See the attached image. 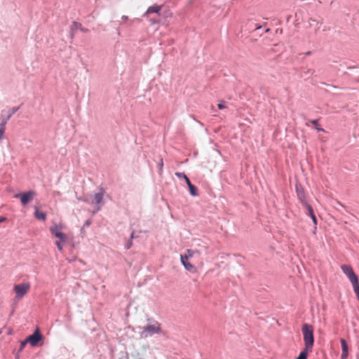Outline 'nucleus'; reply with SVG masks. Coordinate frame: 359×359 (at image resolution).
Masks as SVG:
<instances>
[{"label": "nucleus", "mask_w": 359, "mask_h": 359, "mask_svg": "<svg viewBox=\"0 0 359 359\" xmlns=\"http://www.w3.org/2000/svg\"><path fill=\"white\" fill-rule=\"evenodd\" d=\"M340 343H341V349H342L341 359H346V358L348 357V344L344 339H341Z\"/></svg>", "instance_id": "1a4fd4ad"}, {"label": "nucleus", "mask_w": 359, "mask_h": 359, "mask_svg": "<svg viewBox=\"0 0 359 359\" xmlns=\"http://www.w3.org/2000/svg\"><path fill=\"white\" fill-rule=\"evenodd\" d=\"M195 253H198V251H194L189 249L186 251V253L184 255H182L180 256V259H189L192 257Z\"/></svg>", "instance_id": "4468645a"}, {"label": "nucleus", "mask_w": 359, "mask_h": 359, "mask_svg": "<svg viewBox=\"0 0 359 359\" xmlns=\"http://www.w3.org/2000/svg\"><path fill=\"white\" fill-rule=\"evenodd\" d=\"M5 130H4V129L0 128V142L2 140V137H3V135H4V133Z\"/></svg>", "instance_id": "c756f323"}, {"label": "nucleus", "mask_w": 359, "mask_h": 359, "mask_svg": "<svg viewBox=\"0 0 359 359\" xmlns=\"http://www.w3.org/2000/svg\"><path fill=\"white\" fill-rule=\"evenodd\" d=\"M81 29L82 32H86L87 31L86 29H83L82 27H81V29Z\"/></svg>", "instance_id": "e433bc0d"}, {"label": "nucleus", "mask_w": 359, "mask_h": 359, "mask_svg": "<svg viewBox=\"0 0 359 359\" xmlns=\"http://www.w3.org/2000/svg\"><path fill=\"white\" fill-rule=\"evenodd\" d=\"M91 224V221L90 219H88L86 221L85 224H84V226H90Z\"/></svg>", "instance_id": "7c9ffc66"}, {"label": "nucleus", "mask_w": 359, "mask_h": 359, "mask_svg": "<svg viewBox=\"0 0 359 359\" xmlns=\"http://www.w3.org/2000/svg\"><path fill=\"white\" fill-rule=\"evenodd\" d=\"M105 191L103 188H100L99 191L94 194L93 198L89 203L95 205V210L93 213H96L100 211L103 205V198Z\"/></svg>", "instance_id": "20e7f679"}, {"label": "nucleus", "mask_w": 359, "mask_h": 359, "mask_svg": "<svg viewBox=\"0 0 359 359\" xmlns=\"http://www.w3.org/2000/svg\"><path fill=\"white\" fill-rule=\"evenodd\" d=\"M217 107H218L219 109H225L226 107V105H225V102H223V101L221 102L220 103H219Z\"/></svg>", "instance_id": "cd10ccee"}, {"label": "nucleus", "mask_w": 359, "mask_h": 359, "mask_svg": "<svg viewBox=\"0 0 359 359\" xmlns=\"http://www.w3.org/2000/svg\"><path fill=\"white\" fill-rule=\"evenodd\" d=\"M161 331V327L160 323L156 321H154L142 327L140 337L141 338L145 339L151 337L155 334H158Z\"/></svg>", "instance_id": "f03ea898"}, {"label": "nucleus", "mask_w": 359, "mask_h": 359, "mask_svg": "<svg viewBox=\"0 0 359 359\" xmlns=\"http://www.w3.org/2000/svg\"><path fill=\"white\" fill-rule=\"evenodd\" d=\"M175 175L178 177V178H183V179H185L187 176L184 173V172H176L175 173Z\"/></svg>", "instance_id": "a878e982"}, {"label": "nucleus", "mask_w": 359, "mask_h": 359, "mask_svg": "<svg viewBox=\"0 0 359 359\" xmlns=\"http://www.w3.org/2000/svg\"><path fill=\"white\" fill-rule=\"evenodd\" d=\"M161 8V6L158 5H154L148 8L146 14H150V13H157L160 11Z\"/></svg>", "instance_id": "2eb2a0df"}, {"label": "nucleus", "mask_w": 359, "mask_h": 359, "mask_svg": "<svg viewBox=\"0 0 359 359\" xmlns=\"http://www.w3.org/2000/svg\"><path fill=\"white\" fill-rule=\"evenodd\" d=\"M27 343H28V342H27V339H25V340H24V341H22L20 342V348H19V352L22 351L24 349L25 346H26V344H27Z\"/></svg>", "instance_id": "b1692460"}, {"label": "nucleus", "mask_w": 359, "mask_h": 359, "mask_svg": "<svg viewBox=\"0 0 359 359\" xmlns=\"http://www.w3.org/2000/svg\"><path fill=\"white\" fill-rule=\"evenodd\" d=\"M182 265L189 271H195V267L188 261L189 259H180Z\"/></svg>", "instance_id": "ddd939ff"}, {"label": "nucleus", "mask_w": 359, "mask_h": 359, "mask_svg": "<svg viewBox=\"0 0 359 359\" xmlns=\"http://www.w3.org/2000/svg\"><path fill=\"white\" fill-rule=\"evenodd\" d=\"M8 118L7 117H1L0 118V128L6 130V125L8 121Z\"/></svg>", "instance_id": "dca6fc26"}, {"label": "nucleus", "mask_w": 359, "mask_h": 359, "mask_svg": "<svg viewBox=\"0 0 359 359\" xmlns=\"http://www.w3.org/2000/svg\"><path fill=\"white\" fill-rule=\"evenodd\" d=\"M302 334L304 341V348L312 351L314 343L313 328L309 324H304L302 326Z\"/></svg>", "instance_id": "f257e3e1"}, {"label": "nucleus", "mask_w": 359, "mask_h": 359, "mask_svg": "<svg viewBox=\"0 0 359 359\" xmlns=\"http://www.w3.org/2000/svg\"><path fill=\"white\" fill-rule=\"evenodd\" d=\"M29 283H23L21 284H16L13 286V291L15 293V300L19 301L25 297L30 289Z\"/></svg>", "instance_id": "7ed1b4c3"}, {"label": "nucleus", "mask_w": 359, "mask_h": 359, "mask_svg": "<svg viewBox=\"0 0 359 359\" xmlns=\"http://www.w3.org/2000/svg\"><path fill=\"white\" fill-rule=\"evenodd\" d=\"M55 236L63 243H66L67 241V236L62 232L57 233Z\"/></svg>", "instance_id": "a211bd4d"}, {"label": "nucleus", "mask_w": 359, "mask_h": 359, "mask_svg": "<svg viewBox=\"0 0 359 359\" xmlns=\"http://www.w3.org/2000/svg\"><path fill=\"white\" fill-rule=\"evenodd\" d=\"M42 336L39 330H36L32 334L29 335L26 339L33 347L36 346L41 340Z\"/></svg>", "instance_id": "0eeeda50"}, {"label": "nucleus", "mask_w": 359, "mask_h": 359, "mask_svg": "<svg viewBox=\"0 0 359 359\" xmlns=\"http://www.w3.org/2000/svg\"><path fill=\"white\" fill-rule=\"evenodd\" d=\"M189 190L191 196H196L198 195L196 188L193 184H190V186H189Z\"/></svg>", "instance_id": "aec40b11"}, {"label": "nucleus", "mask_w": 359, "mask_h": 359, "mask_svg": "<svg viewBox=\"0 0 359 359\" xmlns=\"http://www.w3.org/2000/svg\"><path fill=\"white\" fill-rule=\"evenodd\" d=\"M121 19H122L123 20L126 21V20H128V17L127 15H123V16L121 17Z\"/></svg>", "instance_id": "72a5a7b5"}, {"label": "nucleus", "mask_w": 359, "mask_h": 359, "mask_svg": "<svg viewBox=\"0 0 359 359\" xmlns=\"http://www.w3.org/2000/svg\"><path fill=\"white\" fill-rule=\"evenodd\" d=\"M6 220V218L5 217H0V223L4 222Z\"/></svg>", "instance_id": "f704fd0d"}, {"label": "nucleus", "mask_w": 359, "mask_h": 359, "mask_svg": "<svg viewBox=\"0 0 359 359\" xmlns=\"http://www.w3.org/2000/svg\"><path fill=\"white\" fill-rule=\"evenodd\" d=\"M36 194L34 191H28L24 193L16 194H15L14 197L15 198H19L21 201V203L23 205H26L29 202L33 200Z\"/></svg>", "instance_id": "39448f33"}, {"label": "nucleus", "mask_w": 359, "mask_h": 359, "mask_svg": "<svg viewBox=\"0 0 359 359\" xmlns=\"http://www.w3.org/2000/svg\"><path fill=\"white\" fill-rule=\"evenodd\" d=\"M269 30H270L269 29H266V32H269Z\"/></svg>", "instance_id": "ea45409f"}, {"label": "nucleus", "mask_w": 359, "mask_h": 359, "mask_svg": "<svg viewBox=\"0 0 359 359\" xmlns=\"http://www.w3.org/2000/svg\"><path fill=\"white\" fill-rule=\"evenodd\" d=\"M15 359H19V355H17L15 356Z\"/></svg>", "instance_id": "58836bf2"}, {"label": "nucleus", "mask_w": 359, "mask_h": 359, "mask_svg": "<svg viewBox=\"0 0 359 359\" xmlns=\"http://www.w3.org/2000/svg\"><path fill=\"white\" fill-rule=\"evenodd\" d=\"M341 269L348 278L351 284L358 281V276L354 273L351 266H350L349 265L344 264L341 266Z\"/></svg>", "instance_id": "423d86ee"}, {"label": "nucleus", "mask_w": 359, "mask_h": 359, "mask_svg": "<svg viewBox=\"0 0 359 359\" xmlns=\"http://www.w3.org/2000/svg\"><path fill=\"white\" fill-rule=\"evenodd\" d=\"M352 285H353V291H354L358 299L359 300V283H358V281L353 283Z\"/></svg>", "instance_id": "6ab92c4d"}, {"label": "nucleus", "mask_w": 359, "mask_h": 359, "mask_svg": "<svg viewBox=\"0 0 359 359\" xmlns=\"http://www.w3.org/2000/svg\"><path fill=\"white\" fill-rule=\"evenodd\" d=\"M184 180H185L186 183H187V186H188V187H189V186H190V184H192L191 183V182H190L189 179L187 177Z\"/></svg>", "instance_id": "2f4dec72"}, {"label": "nucleus", "mask_w": 359, "mask_h": 359, "mask_svg": "<svg viewBox=\"0 0 359 359\" xmlns=\"http://www.w3.org/2000/svg\"><path fill=\"white\" fill-rule=\"evenodd\" d=\"M19 109V107H13L11 108L8 112V115H7V118H8V119H10L11 118V116Z\"/></svg>", "instance_id": "412c9836"}, {"label": "nucleus", "mask_w": 359, "mask_h": 359, "mask_svg": "<svg viewBox=\"0 0 359 359\" xmlns=\"http://www.w3.org/2000/svg\"><path fill=\"white\" fill-rule=\"evenodd\" d=\"M64 229V225L62 224H56L54 223L50 227V231L53 235L55 236L59 232H62V229Z\"/></svg>", "instance_id": "9d476101"}, {"label": "nucleus", "mask_w": 359, "mask_h": 359, "mask_svg": "<svg viewBox=\"0 0 359 359\" xmlns=\"http://www.w3.org/2000/svg\"><path fill=\"white\" fill-rule=\"evenodd\" d=\"M62 241H56V242H55V245H56V246H57V249H58L60 252H62V251L63 250V246H62Z\"/></svg>", "instance_id": "393cba45"}, {"label": "nucleus", "mask_w": 359, "mask_h": 359, "mask_svg": "<svg viewBox=\"0 0 359 359\" xmlns=\"http://www.w3.org/2000/svg\"><path fill=\"white\" fill-rule=\"evenodd\" d=\"M304 207L307 209L309 215L311 217V218L312 219L313 224L315 225H316L317 224V219H316V217L315 216V214L313 212V210L312 207L309 203L306 204V205H304Z\"/></svg>", "instance_id": "f8f14e48"}, {"label": "nucleus", "mask_w": 359, "mask_h": 359, "mask_svg": "<svg viewBox=\"0 0 359 359\" xmlns=\"http://www.w3.org/2000/svg\"><path fill=\"white\" fill-rule=\"evenodd\" d=\"M296 192L299 200L301 201L303 206L308 204L306 196L302 187L300 184H296Z\"/></svg>", "instance_id": "6e6552de"}, {"label": "nucleus", "mask_w": 359, "mask_h": 359, "mask_svg": "<svg viewBox=\"0 0 359 359\" xmlns=\"http://www.w3.org/2000/svg\"><path fill=\"white\" fill-rule=\"evenodd\" d=\"M34 217L39 219V220H42V221H44L46 219V212H40L38 207L35 206L34 207Z\"/></svg>", "instance_id": "9b49d317"}, {"label": "nucleus", "mask_w": 359, "mask_h": 359, "mask_svg": "<svg viewBox=\"0 0 359 359\" xmlns=\"http://www.w3.org/2000/svg\"><path fill=\"white\" fill-rule=\"evenodd\" d=\"M163 159L161 158L158 164V169H159V172L161 173L162 172V169H163Z\"/></svg>", "instance_id": "bb28decb"}, {"label": "nucleus", "mask_w": 359, "mask_h": 359, "mask_svg": "<svg viewBox=\"0 0 359 359\" xmlns=\"http://www.w3.org/2000/svg\"><path fill=\"white\" fill-rule=\"evenodd\" d=\"M81 25L79 22H74L72 25V29H81Z\"/></svg>", "instance_id": "5701e85b"}, {"label": "nucleus", "mask_w": 359, "mask_h": 359, "mask_svg": "<svg viewBox=\"0 0 359 359\" xmlns=\"http://www.w3.org/2000/svg\"><path fill=\"white\" fill-rule=\"evenodd\" d=\"M130 238L131 239L134 238V232H132V233L130 235Z\"/></svg>", "instance_id": "c9c22d12"}, {"label": "nucleus", "mask_w": 359, "mask_h": 359, "mask_svg": "<svg viewBox=\"0 0 359 359\" xmlns=\"http://www.w3.org/2000/svg\"><path fill=\"white\" fill-rule=\"evenodd\" d=\"M76 198H77L78 201H84V202H86V203H89V201L87 198H82V197H79V196H77Z\"/></svg>", "instance_id": "c85d7f7f"}, {"label": "nucleus", "mask_w": 359, "mask_h": 359, "mask_svg": "<svg viewBox=\"0 0 359 359\" xmlns=\"http://www.w3.org/2000/svg\"><path fill=\"white\" fill-rule=\"evenodd\" d=\"M133 22H134V21H140V20H139L138 18H136V19L133 20Z\"/></svg>", "instance_id": "4c0bfd02"}, {"label": "nucleus", "mask_w": 359, "mask_h": 359, "mask_svg": "<svg viewBox=\"0 0 359 359\" xmlns=\"http://www.w3.org/2000/svg\"><path fill=\"white\" fill-rule=\"evenodd\" d=\"M311 351L310 350H306L305 348H304V350L300 353L297 359H307L308 353Z\"/></svg>", "instance_id": "f3484780"}, {"label": "nucleus", "mask_w": 359, "mask_h": 359, "mask_svg": "<svg viewBox=\"0 0 359 359\" xmlns=\"http://www.w3.org/2000/svg\"><path fill=\"white\" fill-rule=\"evenodd\" d=\"M311 123L315 126L316 129L318 131H322V132L324 131V130L318 124L317 120H312V121H311Z\"/></svg>", "instance_id": "4be33fe9"}, {"label": "nucleus", "mask_w": 359, "mask_h": 359, "mask_svg": "<svg viewBox=\"0 0 359 359\" xmlns=\"http://www.w3.org/2000/svg\"><path fill=\"white\" fill-rule=\"evenodd\" d=\"M131 246H132V241H130L126 244V249H130L131 248Z\"/></svg>", "instance_id": "473e14b6"}]
</instances>
